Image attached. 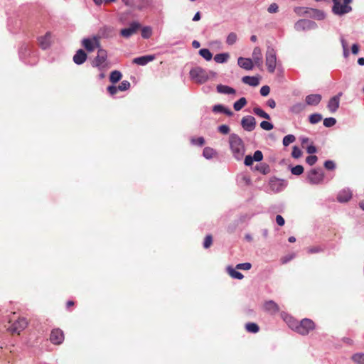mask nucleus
Instances as JSON below:
<instances>
[{
    "instance_id": "f257e3e1",
    "label": "nucleus",
    "mask_w": 364,
    "mask_h": 364,
    "mask_svg": "<svg viewBox=\"0 0 364 364\" xmlns=\"http://www.w3.org/2000/svg\"><path fill=\"white\" fill-rule=\"evenodd\" d=\"M229 143L234 157L237 160L241 159L245 154V146L241 138L235 134H232L229 137Z\"/></svg>"
},
{
    "instance_id": "f03ea898",
    "label": "nucleus",
    "mask_w": 364,
    "mask_h": 364,
    "mask_svg": "<svg viewBox=\"0 0 364 364\" xmlns=\"http://www.w3.org/2000/svg\"><path fill=\"white\" fill-rule=\"evenodd\" d=\"M352 2V0H343L342 2L341 0H333V7L332 11L335 14L337 15H343L350 12L352 10L349 4Z\"/></svg>"
},
{
    "instance_id": "7ed1b4c3",
    "label": "nucleus",
    "mask_w": 364,
    "mask_h": 364,
    "mask_svg": "<svg viewBox=\"0 0 364 364\" xmlns=\"http://www.w3.org/2000/svg\"><path fill=\"white\" fill-rule=\"evenodd\" d=\"M190 76L192 80L199 84L205 82L209 78L207 72L199 67L192 69L190 71Z\"/></svg>"
},
{
    "instance_id": "20e7f679",
    "label": "nucleus",
    "mask_w": 364,
    "mask_h": 364,
    "mask_svg": "<svg viewBox=\"0 0 364 364\" xmlns=\"http://www.w3.org/2000/svg\"><path fill=\"white\" fill-rule=\"evenodd\" d=\"M316 327L315 323L309 318H303L299 323L296 333L306 336L308 335Z\"/></svg>"
},
{
    "instance_id": "39448f33",
    "label": "nucleus",
    "mask_w": 364,
    "mask_h": 364,
    "mask_svg": "<svg viewBox=\"0 0 364 364\" xmlns=\"http://www.w3.org/2000/svg\"><path fill=\"white\" fill-rule=\"evenodd\" d=\"M107 58V53L102 48H99L97 55L92 60V65L98 68L100 70L105 68L107 65L106 61Z\"/></svg>"
},
{
    "instance_id": "423d86ee",
    "label": "nucleus",
    "mask_w": 364,
    "mask_h": 364,
    "mask_svg": "<svg viewBox=\"0 0 364 364\" xmlns=\"http://www.w3.org/2000/svg\"><path fill=\"white\" fill-rule=\"evenodd\" d=\"M265 57L266 65L267 67L268 72L273 73L277 65V57L275 50L273 48H268L266 52Z\"/></svg>"
},
{
    "instance_id": "0eeeda50",
    "label": "nucleus",
    "mask_w": 364,
    "mask_h": 364,
    "mask_svg": "<svg viewBox=\"0 0 364 364\" xmlns=\"http://www.w3.org/2000/svg\"><path fill=\"white\" fill-rule=\"evenodd\" d=\"M27 326L28 321L25 318H18L8 327V330L12 334L16 333L19 335L20 333L27 327Z\"/></svg>"
},
{
    "instance_id": "6e6552de",
    "label": "nucleus",
    "mask_w": 364,
    "mask_h": 364,
    "mask_svg": "<svg viewBox=\"0 0 364 364\" xmlns=\"http://www.w3.org/2000/svg\"><path fill=\"white\" fill-rule=\"evenodd\" d=\"M82 45L87 52H92L95 48H100V37L93 36L91 38H84Z\"/></svg>"
},
{
    "instance_id": "1a4fd4ad",
    "label": "nucleus",
    "mask_w": 364,
    "mask_h": 364,
    "mask_svg": "<svg viewBox=\"0 0 364 364\" xmlns=\"http://www.w3.org/2000/svg\"><path fill=\"white\" fill-rule=\"evenodd\" d=\"M324 174L321 168H314L308 173V180L311 183L318 184L323 180Z\"/></svg>"
},
{
    "instance_id": "9d476101",
    "label": "nucleus",
    "mask_w": 364,
    "mask_h": 364,
    "mask_svg": "<svg viewBox=\"0 0 364 364\" xmlns=\"http://www.w3.org/2000/svg\"><path fill=\"white\" fill-rule=\"evenodd\" d=\"M140 28L141 24L139 23L133 21L130 23L128 28H123L120 31V35L124 38H128L132 35L136 33Z\"/></svg>"
},
{
    "instance_id": "9b49d317",
    "label": "nucleus",
    "mask_w": 364,
    "mask_h": 364,
    "mask_svg": "<svg viewBox=\"0 0 364 364\" xmlns=\"http://www.w3.org/2000/svg\"><path fill=\"white\" fill-rule=\"evenodd\" d=\"M50 340L55 345H60L64 341V333L60 328H54L51 331Z\"/></svg>"
},
{
    "instance_id": "f8f14e48",
    "label": "nucleus",
    "mask_w": 364,
    "mask_h": 364,
    "mask_svg": "<svg viewBox=\"0 0 364 364\" xmlns=\"http://www.w3.org/2000/svg\"><path fill=\"white\" fill-rule=\"evenodd\" d=\"M241 125L246 131L251 132L256 127L255 119L252 116L244 117L241 120Z\"/></svg>"
},
{
    "instance_id": "ddd939ff",
    "label": "nucleus",
    "mask_w": 364,
    "mask_h": 364,
    "mask_svg": "<svg viewBox=\"0 0 364 364\" xmlns=\"http://www.w3.org/2000/svg\"><path fill=\"white\" fill-rule=\"evenodd\" d=\"M342 95L343 93L341 92L329 100L327 107L331 112L333 113L338 109L340 104V98Z\"/></svg>"
},
{
    "instance_id": "4468645a",
    "label": "nucleus",
    "mask_w": 364,
    "mask_h": 364,
    "mask_svg": "<svg viewBox=\"0 0 364 364\" xmlns=\"http://www.w3.org/2000/svg\"><path fill=\"white\" fill-rule=\"evenodd\" d=\"M52 35L50 32H47L44 36L38 38L39 46L46 50L51 45Z\"/></svg>"
},
{
    "instance_id": "2eb2a0df",
    "label": "nucleus",
    "mask_w": 364,
    "mask_h": 364,
    "mask_svg": "<svg viewBox=\"0 0 364 364\" xmlns=\"http://www.w3.org/2000/svg\"><path fill=\"white\" fill-rule=\"evenodd\" d=\"M254 65H255L259 68L262 67L263 60H262V50L259 47H255L252 52V59Z\"/></svg>"
},
{
    "instance_id": "dca6fc26",
    "label": "nucleus",
    "mask_w": 364,
    "mask_h": 364,
    "mask_svg": "<svg viewBox=\"0 0 364 364\" xmlns=\"http://www.w3.org/2000/svg\"><path fill=\"white\" fill-rule=\"evenodd\" d=\"M237 64L240 67L247 70H250L254 67V63L252 59L242 57H240L237 59Z\"/></svg>"
},
{
    "instance_id": "f3484780",
    "label": "nucleus",
    "mask_w": 364,
    "mask_h": 364,
    "mask_svg": "<svg viewBox=\"0 0 364 364\" xmlns=\"http://www.w3.org/2000/svg\"><path fill=\"white\" fill-rule=\"evenodd\" d=\"M155 56L154 55H144L133 59L132 63L139 65H145L148 63L154 60Z\"/></svg>"
},
{
    "instance_id": "a211bd4d",
    "label": "nucleus",
    "mask_w": 364,
    "mask_h": 364,
    "mask_svg": "<svg viewBox=\"0 0 364 364\" xmlns=\"http://www.w3.org/2000/svg\"><path fill=\"white\" fill-rule=\"evenodd\" d=\"M322 97L319 94H312L307 95L305 99L306 105L315 106L320 103Z\"/></svg>"
},
{
    "instance_id": "6ab92c4d",
    "label": "nucleus",
    "mask_w": 364,
    "mask_h": 364,
    "mask_svg": "<svg viewBox=\"0 0 364 364\" xmlns=\"http://www.w3.org/2000/svg\"><path fill=\"white\" fill-rule=\"evenodd\" d=\"M87 58L86 53L83 50L80 49L74 55L73 61L77 65H81L86 61Z\"/></svg>"
},
{
    "instance_id": "aec40b11",
    "label": "nucleus",
    "mask_w": 364,
    "mask_h": 364,
    "mask_svg": "<svg viewBox=\"0 0 364 364\" xmlns=\"http://www.w3.org/2000/svg\"><path fill=\"white\" fill-rule=\"evenodd\" d=\"M316 26V23L314 21L302 19L298 21L295 24V28L296 30L310 28Z\"/></svg>"
},
{
    "instance_id": "412c9836",
    "label": "nucleus",
    "mask_w": 364,
    "mask_h": 364,
    "mask_svg": "<svg viewBox=\"0 0 364 364\" xmlns=\"http://www.w3.org/2000/svg\"><path fill=\"white\" fill-rule=\"evenodd\" d=\"M306 14L311 18L322 20L325 18V14L323 11L316 9H307Z\"/></svg>"
},
{
    "instance_id": "4be33fe9",
    "label": "nucleus",
    "mask_w": 364,
    "mask_h": 364,
    "mask_svg": "<svg viewBox=\"0 0 364 364\" xmlns=\"http://www.w3.org/2000/svg\"><path fill=\"white\" fill-rule=\"evenodd\" d=\"M265 311L274 314L279 311V306L272 300L267 301L264 304Z\"/></svg>"
},
{
    "instance_id": "5701e85b",
    "label": "nucleus",
    "mask_w": 364,
    "mask_h": 364,
    "mask_svg": "<svg viewBox=\"0 0 364 364\" xmlns=\"http://www.w3.org/2000/svg\"><path fill=\"white\" fill-rule=\"evenodd\" d=\"M351 197V191L349 189H343L338 194L337 199L339 202L344 203L348 201Z\"/></svg>"
},
{
    "instance_id": "b1692460",
    "label": "nucleus",
    "mask_w": 364,
    "mask_h": 364,
    "mask_svg": "<svg viewBox=\"0 0 364 364\" xmlns=\"http://www.w3.org/2000/svg\"><path fill=\"white\" fill-rule=\"evenodd\" d=\"M284 321L289 326L290 328L293 331H296L299 325V321L294 318L293 316L290 315H286L284 317Z\"/></svg>"
},
{
    "instance_id": "393cba45",
    "label": "nucleus",
    "mask_w": 364,
    "mask_h": 364,
    "mask_svg": "<svg viewBox=\"0 0 364 364\" xmlns=\"http://www.w3.org/2000/svg\"><path fill=\"white\" fill-rule=\"evenodd\" d=\"M242 82L250 86H257L259 84V79L256 77L245 76L242 78Z\"/></svg>"
},
{
    "instance_id": "a878e982",
    "label": "nucleus",
    "mask_w": 364,
    "mask_h": 364,
    "mask_svg": "<svg viewBox=\"0 0 364 364\" xmlns=\"http://www.w3.org/2000/svg\"><path fill=\"white\" fill-rule=\"evenodd\" d=\"M216 89L218 92L222 94L230 95L235 93V90L228 85H218Z\"/></svg>"
},
{
    "instance_id": "bb28decb",
    "label": "nucleus",
    "mask_w": 364,
    "mask_h": 364,
    "mask_svg": "<svg viewBox=\"0 0 364 364\" xmlns=\"http://www.w3.org/2000/svg\"><path fill=\"white\" fill-rule=\"evenodd\" d=\"M229 58L230 55L228 53H219L215 55L214 60L217 63H225Z\"/></svg>"
},
{
    "instance_id": "cd10ccee",
    "label": "nucleus",
    "mask_w": 364,
    "mask_h": 364,
    "mask_svg": "<svg viewBox=\"0 0 364 364\" xmlns=\"http://www.w3.org/2000/svg\"><path fill=\"white\" fill-rule=\"evenodd\" d=\"M203 155L205 159H210L216 155V151L213 148L208 146L204 148Z\"/></svg>"
},
{
    "instance_id": "c85d7f7f",
    "label": "nucleus",
    "mask_w": 364,
    "mask_h": 364,
    "mask_svg": "<svg viewBox=\"0 0 364 364\" xmlns=\"http://www.w3.org/2000/svg\"><path fill=\"white\" fill-rule=\"evenodd\" d=\"M122 77V73L118 70H114L110 73L109 80L112 83H116L121 80Z\"/></svg>"
},
{
    "instance_id": "c756f323",
    "label": "nucleus",
    "mask_w": 364,
    "mask_h": 364,
    "mask_svg": "<svg viewBox=\"0 0 364 364\" xmlns=\"http://www.w3.org/2000/svg\"><path fill=\"white\" fill-rule=\"evenodd\" d=\"M227 270L230 276L232 278L242 279L244 277L243 274L241 272L236 271L235 269L230 267H228Z\"/></svg>"
},
{
    "instance_id": "7c9ffc66",
    "label": "nucleus",
    "mask_w": 364,
    "mask_h": 364,
    "mask_svg": "<svg viewBox=\"0 0 364 364\" xmlns=\"http://www.w3.org/2000/svg\"><path fill=\"white\" fill-rule=\"evenodd\" d=\"M246 104H247L246 99L245 97H241L234 103L233 107H234L235 110L240 111L246 105Z\"/></svg>"
},
{
    "instance_id": "2f4dec72",
    "label": "nucleus",
    "mask_w": 364,
    "mask_h": 364,
    "mask_svg": "<svg viewBox=\"0 0 364 364\" xmlns=\"http://www.w3.org/2000/svg\"><path fill=\"white\" fill-rule=\"evenodd\" d=\"M253 112L255 114H256L260 117L264 118L266 119H270V116L267 113H266L263 109H262L260 107H254Z\"/></svg>"
},
{
    "instance_id": "473e14b6",
    "label": "nucleus",
    "mask_w": 364,
    "mask_h": 364,
    "mask_svg": "<svg viewBox=\"0 0 364 364\" xmlns=\"http://www.w3.org/2000/svg\"><path fill=\"white\" fill-rule=\"evenodd\" d=\"M245 329L250 333H257L259 330V326L255 323H247Z\"/></svg>"
},
{
    "instance_id": "72a5a7b5",
    "label": "nucleus",
    "mask_w": 364,
    "mask_h": 364,
    "mask_svg": "<svg viewBox=\"0 0 364 364\" xmlns=\"http://www.w3.org/2000/svg\"><path fill=\"white\" fill-rule=\"evenodd\" d=\"M237 41V36L235 32H231L228 34L226 38V43L228 45L232 46L236 43Z\"/></svg>"
},
{
    "instance_id": "f704fd0d",
    "label": "nucleus",
    "mask_w": 364,
    "mask_h": 364,
    "mask_svg": "<svg viewBox=\"0 0 364 364\" xmlns=\"http://www.w3.org/2000/svg\"><path fill=\"white\" fill-rule=\"evenodd\" d=\"M199 54L205 58L206 60H210L213 58V55L210 51L207 48H202L199 50Z\"/></svg>"
},
{
    "instance_id": "c9c22d12",
    "label": "nucleus",
    "mask_w": 364,
    "mask_h": 364,
    "mask_svg": "<svg viewBox=\"0 0 364 364\" xmlns=\"http://www.w3.org/2000/svg\"><path fill=\"white\" fill-rule=\"evenodd\" d=\"M352 360L357 364H364V353H355L352 356Z\"/></svg>"
},
{
    "instance_id": "e433bc0d",
    "label": "nucleus",
    "mask_w": 364,
    "mask_h": 364,
    "mask_svg": "<svg viewBox=\"0 0 364 364\" xmlns=\"http://www.w3.org/2000/svg\"><path fill=\"white\" fill-rule=\"evenodd\" d=\"M296 140V137L292 134H288L285 136L283 139V145L284 146H289L290 144L294 142Z\"/></svg>"
},
{
    "instance_id": "4c0bfd02",
    "label": "nucleus",
    "mask_w": 364,
    "mask_h": 364,
    "mask_svg": "<svg viewBox=\"0 0 364 364\" xmlns=\"http://www.w3.org/2000/svg\"><path fill=\"white\" fill-rule=\"evenodd\" d=\"M305 108V105L302 103H296L291 107V111L294 113H299Z\"/></svg>"
},
{
    "instance_id": "58836bf2",
    "label": "nucleus",
    "mask_w": 364,
    "mask_h": 364,
    "mask_svg": "<svg viewBox=\"0 0 364 364\" xmlns=\"http://www.w3.org/2000/svg\"><path fill=\"white\" fill-rule=\"evenodd\" d=\"M322 119V116L320 114L315 113L309 116V122L311 124H316Z\"/></svg>"
},
{
    "instance_id": "ea45409f",
    "label": "nucleus",
    "mask_w": 364,
    "mask_h": 364,
    "mask_svg": "<svg viewBox=\"0 0 364 364\" xmlns=\"http://www.w3.org/2000/svg\"><path fill=\"white\" fill-rule=\"evenodd\" d=\"M152 34V30L150 27L146 26L141 29V36L145 38H149Z\"/></svg>"
},
{
    "instance_id": "a19ab883",
    "label": "nucleus",
    "mask_w": 364,
    "mask_h": 364,
    "mask_svg": "<svg viewBox=\"0 0 364 364\" xmlns=\"http://www.w3.org/2000/svg\"><path fill=\"white\" fill-rule=\"evenodd\" d=\"M336 123V120L335 118L333 117H328V118H326L324 119L323 120V125L326 127H333V125H335Z\"/></svg>"
},
{
    "instance_id": "79ce46f5",
    "label": "nucleus",
    "mask_w": 364,
    "mask_h": 364,
    "mask_svg": "<svg viewBox=\"0 0 364 364\" xmlns=\"http://www.w3.org/2000/svg\"><path fill=\"white\" fill-rule=\"evenodd\" d=\"M291 173L294 175H301L304 172V167L301 165H296L291 168Z\"/></svg>"
},
{
    "instance_id": "37998d69",
    "label": "nucleus",
    "mask_w": 364,
    "mask_h": 364,
    "mask_svg": "<svg viewBox=\"0 0 364 364\" xmlns=\"http://www.w3.org/2000/svg\"><path fill=\"white\" fill-rule=\"evenodd\" d=\"M191 143L194 145L202 146L205 144V139L203 137H198L191 139Z\"/></svg>"
},
{
    "instance_id": "c03bdc74",
    "label": "nucleus",
    "mask_w": 364,
    "mask_h": 364,
    "mask_svg": "<svg viewBox=\"0 0 364 364\" xmlns=\"http://www.w3.org/2000/svg\"><path fill=\"white\" fill-rule=\"evenodd\" d=\"M117 87L120 91L127 90L130 87V82L127 80H123Z\"/></svg>"
},
{
    "instance_id": "a18cd8bd",
    "label": "nucleus",
    "mask_w": 364,
    "mask_h": 364,
    "mask_svg": "<svg viewBox=\"0 0 364 364\" xmlns=\"http://www.w3.org/2000/svg\"><path fill=\"white\" fill-rule=\"evenodd\" d=\"M260 127L262 129L266 131L272 130L274 127L273 124L267 121H262L260 123Z\"/></svg>"
},
{
    "instance_id": "49530a36",
    "label": "nucleus",
    "mask_w": 364,
    "mask_h": 364,
    "mask_svg": "<svg viewBox=\"0 0 364 364\" xmlns=\"http://www.w3.org/2000/svg\"><path fill=\"white\" fill-rule=\"evenodd\" d=\"M302 152L297 146H294L291 152V156L294 159H299L301 156Z\"/></svg>"
},
{
    "instance_id": "de8ad7c7",
    "label": "nucleus",
    "mask_w": 364,
    "mask_h": 364,
    "mask_svg": "<svg viewBox=\"0 0 364 364\" xmlns=\"http://www.w3.org/2000/svg\"><path fill=\"white\" fill-rule=\"evenodd\" d=\"M212 242H213V237H212V236L210 235H207L205 237L204 242H203L204 248H205V249L209 248L211 246Z\"/></svg>"
},
{
    "instance_id": "09e8293b",
    "label": "nucleus",
    "mask_w": 364,
    "mask_h": 364,
    "mask_svg": "<svg viewBox=\"0 0 364 364\" xmlns=\"http://www.w3.org/2000/svg\"><path fill=\"white\" fill-rule=\"evenodd\" d=\"M252 267V264L249 262L240 263L237 264L236 268L242 270H249Z\"/></svg>"
},
{
    "instance_id": "8fccbe9b",
    "label": "nucleus",
    "mask_w": 364,
    "mask_h": 364,
    "mask_svg": "<svg viewBox=\"0 0 364 364\" xmlns=\"http://www.w3.org/2000/svg\"><path fill=\"white\" fill-rule=\"evenodd\" d=\"M317 159H318V158L316 156L311 155V156H309L308 157H306V161L309 165L313 166L314 164H316V162L317 161Z\"/></svg>"
},
{
    "instance_id": "3c124183",
    "label": "nucleus",
    "mask_w": 364,
    "mask_h": 364,
    "mask_svg": "<svg viewBox=\"0 0 364 364\" xmlns=\"http://www.w3.org/2000/svg\"><path fill=\"white\" fill-rule=\"evenodd\" d=\"M230 127L225 124L218 127V131L223 134H228L230 132Z\"/></svg>"
},
{
    "instance_id": "603ef678",
    "label": "nucleus",
    "mask_w": 364,
    "mask_h": 364,
    "mask_svg": "<svg viewBox=\"0 0 364 364\" xmlns=\"http://www.w3.org/2000/svg\"><path fill=\"white\" fill-rule=\"evenodd\" d=\"M252 158L255 161H260L263 159V154L261 151L257 150L254 153Z\"/></svg>"
},
{
    "instance_id": "864d4df0",
    "label": "nucleus",
    "mask_w": 364,
    "mask_h": 364,
    "mask_svg": "<svg viewBox=\"0 0 364 364\" xmlns=\"http://www.w3.org/2000/svg\"><path fill=\"white\" fill-rule=\"evenodd\" d=\"M279 7L276 3H272L269 5L267 9L269 13L273 14L277 13L278 11Z\"/></svg>"
},
{
    "instance_id": "5fc2aeb1",
    "label": "nucleus",
    "mask_w": 364,
    "mask_h": 364,
    "mask_svg": "<svg viewBox=\"0 0 364 364\" xmlns=\"http://www.w3.org/2000/svg\"><path fill=\"white\" fill-rule=\"evenodd\" d=\"M324 167L328 170H333L336 167V165L333 161L328 160L325 161Z\"/></svg>"
},
{
    "instance_id": "6e6d98bb",
    "label": "nucleus",
    "mask_w": 364,
    "mask_h": 364,
    "mask_svg": "<svg viewBox=\"0 0 364 364\" xmlns=\"http://www.w3.org/2000/svg\"><path fill=\"white\" fill-rule=\"evenodd\" d=\"M270 88L267 85H264L260 89V94L262 96H267L269 94Z\"/></svg>"
},
{
    "instance_id": "4d7b16f0",
    "label": "nucleus",
    "mask_w": 364,
    "mask_h": 364,
    "mask_svg": "<svg viewBox=\"0 0 364 364\" xmlns=\"http://www.w3.org/2000/svg\"><path fill=\"white\" fill-rule=\"evenodd\" d=\"M341 43H342V46H343V55L347 58L348 55H349V52H348V50L347 48V44H346V42L344 39H342L341 40Z\"/></svg>"
},
{
    "instance_id": "13d9d810",
    "label": "nucleus",
    "mask_w": 364,
    "mask_h": 364,
    "mask_svg": "<svg viewBox=\"0 0 364 364\" xmlns=\"http://www.w3.org/2000/svg\"><path fill=\"white\" fill-rule=\"evenodd\" d=\"M213 111L214 112H223V111H225V107L222 105H216L213 106Z\"/></svg>"
},
{
    "instance_id": "bf43d9fd",
    "label": "nucleus",
    "mask_w": 364,
    "mask_h": 364,
    "mask_svg": "<svg viewBox=\"0 0 364 364\" xmlns=\"http://www.w3.org/2000/svg\"><path fill=\"white\" fill-rule=\"evenodd\" d=\"M276 222L279 226H283L285 223L284 218L280 215L276 216Z\"/></svg>"
},
{
    "instance_id": "052dcab7",
    "label": "nucleus",
    "mask_w": 364,
    "mask_h": 364,
    "mask_svg": "<svg viewBox=\"0 0 364 364\" xmlns=\"http://www.w3.org/2000/svg\"><path fill=\"white\" fill-rule=\"evenodd\" d=\"M118 90H119L118 87H117L114 85H111L107 87V91L112 95H115L117 92Z\"/></svg>"
},
{
    "instance_id": "680f3d73",
    "label": "nucleus",
    "mask_w": 364,
    "mask_h": 364,
    "mask_svg": "<svg viewBox=\"0 0 364 364\" xmlns=\"http://www.w3.org/2000/svg\"><path fill=\"white\" fill-rule=\"evenodd\" d=\"M253 161H254V159H253L252 156H251L250 155L246 156L245 159V164L246 166H250L252 164Z\"/></svg>"
},
{
    "instance_id": "e2e57ef3",
    "label": "nucleus",
    "mask_w": 364,
    "mask_h": 364,
    "mask_svg": "<svg viewBox=\"0 0 364 364\" xmlns=\"http://www.w3.org/2000/svg\"><path fill=\"white\" fill-rule=\"evenodd\" d=\"M257 168L264 174H266L269 171V166L266 164L262 165L260 168L257 167Z\"/></svg>"
},
{
    "instance_id": "0e129e2a",
    "label": "nucleus",
    "mask_w": 364,
    "mask_h": 364,
    "mask_svg": "<svg viewBox=\"0 0 364 364\" xmlns=\"http://www.w3.org/2000/svg\"><path fill=\"white\" fill-rule=\"evenodd\" d=\"M306 151H307V152H308L309 154H314V153H316V146H314V145L311 144V145H309V146H307V148H306Z\"/></svg>"
},
{
    "instance_id": "69168bd1",
    "label": "nucleus",
    "mask_w": 364,
    "mask_h": 364,
    "mask_svg": "<svg viewBox=\"0 0 364 364\" xmlns=\"http://www.w3.org/2000/svg\"><path fill=\"white\" fill-rule=\"evenodd\" d=\"M292 259H293V255H288V256H285V257H282L281 259V261H282V264H286L288 262H289L290 260H291Z\"/></svg>"
},
{
    "instance_id": "338daca9",
    "label": "nucleus",
    "mask_w": 364,
    "mask_h": 364,
    "mask_svg": "<svg viewBox=\"0 0 364 364\" xmlns=\"http://www.w3.org/2000/svg\"><path fill=\"white\" fill-rule=\"evenodd\" d=\"M352 53L354 55H357L359 51V46L358 44H353L351 47Z\"/></svg>"
},
{
    "instance_id": "774afa93",
    "label": "nucleus",
    "mask_w": 364,
    "mask_h": 364,
    "mask_svg": "<svg viewBox=\"0 0 364 364\" xmlns=\"http://www.w3.org/2000/svg\"><path fill=\"white\" fill-rule=\"evenodd\" d=\"M267 105L272 109L276 107V102L273 99H269L267 102Z\"/></svg>"
}]
</instances>
